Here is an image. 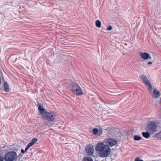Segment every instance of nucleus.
<instances>
[{"instance_id":"1","label":"nucleus","mask_w":161,"mask_h":161,"mask_svg":"<svg viewBox=\"0 0 161 161\" xmlns=\"http://www.w3.org/2000/svg\"><path fill=\"white\" fill-rule=\"evenodd\" d=\"M95 149L98 152L99 155L101 157L108 156L110 153L111 150L109 146L104 142H100L96 145Z\"/></svg>"},{"instance_id":"2","label":"nucleus","mask_w":161,"mask_h":161,"mask_svg":"<svg viewBox=\"0 0 161 161\" xmlns=\"http://www.w3.org/2000/svg\"><path fill=\"white\" fill-rule=\"evenodd\" d=\"M43 104L41 105V116L43 119L49 121H53L55 119V115L52 113H49L46 111L45 109L43 108Z\"/></svg>"},{"instance_id":"3","label":"nucleus","mask_w":161,"mask_h":161,"mask_svg":"<svg viewBox=\"0 0 161 161\" xmlns=\"http://www.w3.org/2000/svg\"><path fill=\"white\" fill-rule=\"evenodd\" d=\"M71 91L76 95H80L83 94L80 87L76 83H72L70 87Z\"/></svg>"},{"instance_id":"4","label":"nucleus","mask_w":161,"mask_h":161,"mask_svg":"<svg viewBox=\"0 0 161 161\" xmlns=\"http://www.w3.org/2000/svg\"><path fill=\"white\" fill-rule=\"evenodd\" d=\"M16 153L15 152L12 151L7 153L4 158V159L6 161H13L16 157Z\"/></svg>"},{"instance_id":"5","label":"nucleus","mask_w":161,"mask_h":161,"mask_svg":"<svg viewBox=\"0 0 161 161\" xmlns=\"http://www.w3.org/2000/svg\"><path fill=\"white\" fill-rule=\"evenodd\" d=\"M148 131L151 134H153L157 131V125L156 122L153 121H151L147 125Z\"/></svg>"},{"instance_id":"6","label":"nucleus","mask_w":161,"mask_h":161,"mask_svg":"<svg viewBox=\"0 0 161 161\" xmlns=\"http://www.w3.org/2000/svg\"><path fill=\"white\" fill-rule=\"evenodd\" d=\"M140 78L143 81V83L148 87V90L152 92V86L147 77L144 75H142L140 76Z\"/></svg>"},{"instance_id":"7","label":"nucleus","mask_w":161,"mask_h":161,"mask_svg":"<svg viewBox=\"0 0 161 161\" xmlns=\"http://www.w3.org/2000/svg\"><path fill=\"white\" fill-rule=\"evenodd\" d=\"M104 142L109 146V147L116 145L117 143V141L113 138L106 139L104 141Z\"/></svg>"},{"instance_id":"8","label":"nucleus","mask_w":161,"mask_h":161,"mask_svg":"<svg viewBox=\"0 0 161 161\" xmlns=\"http://www.w3.org/2000/svg\"><path fill=\"white\" fill-rule=\"evenodd\" d=\"M86 151L87 153L89 155L92 156L94 153V148L91 145L86 146Z\"/></svg>"},{"instance_id":"9","label":"nucleus","mask_w":161,"mask_h":161,"mask_svg":"<svg viewBox=\"0 0 161 161\" xmlns=\"http://www.w3.org/2000/svg\"><path fill=\"white\" fill-rule=\"evenodd\" d=\"M141 57L144 60H147L148 59H151L152 58L150 55L146 52H141L139 53Z\"/></svg>"},{"instance_id":"10","label":"nucleus","mask_w":161,"mask_h":161,"mask_svg":"<svg viewBox=\"0 0 161 161\" xmlns=\"http://www.w3.org/2000/svg\"><path fill=\"white\" fill-rule=\"evenodd\" d=\"M153 93V96L155 98L158 97L160 96L159 92L158 91H157L156 89H154Z\"/></svg>"},{"instance_id":"11","label":"nucleus","mask_w":161,"mask_h":161,"mask_svg":"<svg viewBox=\"0 0 161 161\" xmlns=\"http://www.w3.org/2000/svg\"><path fill=\"white\" fill-rule=\"evenodd\" d=\"M4 89L5 92H8L9 91V86L7 82H4Z\"/></svg>"},{"instance_id":"12","label":"nucleus","mask_w":161,"mask_h":161,"mask_svg":"<svg viewBox=\"0 0 161 161\" xmlns=\"http://www.w3.org/2000/svg\"><path fill=\"white\" fill-rule=\"evenodd\" d=\"M142 135L143 136L146 138H148L150 136V134L147 132H143L142 133Z\"/></svg>"},{"instance_id":"13","label":"nucleus","mask_w":161,"mask_h":161,"mask_svg":"<svg viewBox=\"0 0 161 161\" xmlns=\"http://www.w3.org/2000/svg\"><path fill=\"white\" fill-rule=\"evenodd\" d=\"M83 161H93V159L90 157H84L82 159Z\"/></svg>"},{"instance_id":"14","label":"nucleus","mask_w":161,"mask_h":161,"mask_svg":"<svg viewBox=\"0 0 161 161\" xmlns=\"http://www.w3.org/2000/svg\"><path fill=\"white\" fill-rule=\"evenodd\" d=\"M95 25L98 28L100 27L101 26V22L100 21L98 20H97L95 22Z\"/></svg>"},{"instance_id":"15","label":"nucleus","mask_w":161,"mask_h":161,"mask_svg":"<svg viewBox=\"0 0 161 161\" xmlns=\"http://www.w3.org/2000/svg\"><path fill=\"white\" fill-rule=\"evenodd\" d=\"M134 139L135 141H139L141 139V137L138 135L134 136Z\"/></svg>"},{"instance_id":"16","label":"nucleus","mask_w":161,"mask_h":161,"mask_svg":"<svg viewBox=\"0 0 161 161\" xmlns=\"http://www.w3.org/2000/svg\"><path fill=\"white\" fill-rule=\"evenodd\" d=\"M33 144V143L31 142L29 143L27 145L26 147V149H28L31 146H32Z\"/></svg>"},{"instance_id":"17","label":"nucleus","mask_w":161,"mask_h":161,"mask_svg":"<svg viewBox=\"0 0 161 161\" xmlns=\"http://www.w3.org/2000/svg\"><path fill=\"white\" fill-rule=\"evenodd\" d=\"M98 132V129L97 128H94L93 130V133L94 135H97Z\"/></svg>"},{"instance_id":"18","label":"nucleus","mask_w":161,"mask_h":161,"mask_svg":"<svg viewBox=\"0 0 161 161\" xmlns=\"http://www.w3.org/2000/svg\"><path fill=\"white\" fill-rule=\"evenodd\" d=\"M37 141V139L36 138H34L32 139L31 142L34 145Z\"/></svg>"},{"instance_id":"19","label":"nucleus","mask_w":161,"mask_h":161,"mask_svg":"<svg viewBox=\"0 0 161 161\" xmlns=\"http://www.w3.org/2000/svg\"><path fill=\"white\" fill-rule=\"evenodd\" d=\"M134 161H143L142 160L138 158H135Z\"/></svg>"},{"instance_id":"20","label":"nucleus","mask_w":161,"mask_h":161,"mask_svg":"<svg viewBox=\"0 0 161 161\" xmlns=\"http://www.w3.org/2000/svg\"><path fill=\"white\" fill-rule=\"evenodd\" d=\"M38 105V109L39 110V113L40 112V103L37 102Z\"/></svg>"},{"instance_id":"21","label":"nucleus","mask_w":161,"mask_h":161,"mask_svg":"<svg viewBox=\"0 0 161 161\" xmlns=\"http://www.w3.org/2000/svg\"><path fill=\"white\" fill-rule=\"evenodd\" d=\"M112 28L111 26H109L108 28H107V30L108 31H110L112 30Z\"/></svg>"},{"instance_id":"22","label":"nucleus","mask_w":161,"mask_h":161,"mask_svg":"<svg viewBox=\"0 0 161 161\" xmlns=\"http://www.w3.org/2000/svg\"><path fill=\"white\" fill-rule=\"evenodd\" d=\"M28 149H26V148L25 149V150H24L23 149H22L21 150V152L22 153H25V152L27 151Z\"/></svg>"},{"instance_id":"23","label":"nucleus","mask_w":161,"mask_h":161,"mask_svg":"<svg viewBox=\"0 0 161 161\" xmlns=\"http://www.w3.org/2000/svg\"><path fill=\"white\" fill-rule=\"evenodd\" d=\"M4 158L2 156H0V161H3Z\"/></svg>"},{"instance_id":"24","label":"nucleus","mask_w":161,"mask_h":161,"mask_svg":"<svg viewBox=\"0 0 161 161\" xmlns=\"http://www.w3.org/2000/svg\"><path fill=\"white\" fill-rule=\"evenodd\" d=\"M147 64H152V62H148Z\"/></svg>"},{"instance_id":"25","label":"nucleus","mask_w":161,"mask_h":161,"mask_svg":"<svg viewBox=\"0 0 161 161\" xmlns=\"http://www.w3.org/2000/svg\"><path fill=\"white\" fill-rule=\"evenodd\" d=\"M99 135L101 134L102 133V131H100L99 132Z\"/></svg>"}]
</instances>
